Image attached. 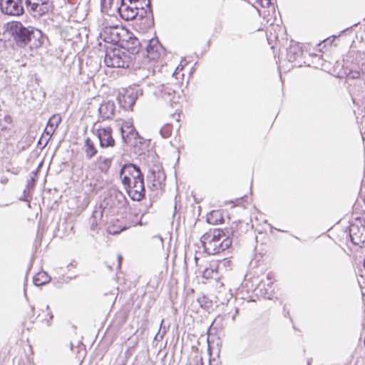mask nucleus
<instances>
[{"label": "nucleus", "mask_w": 365, "mask_h": 365, "mask_svg": "<svg viewBox=\"0 0 365 365\" xmlns=\"http://www.w3.org/2000/svg\"><path fill=\"white\" fill-rule=\"evenodd\" d=\"M133 44H135V43H136L138 46H141V44L139 43L138 40V39H136V38H135V39L133 40Z\"/></svg>", "instance_id": "a19ab883"}, {"label": "nucleus", "mask_w": 365, "mask_h": 365, "mask_svg": "<svg viewBox=\"0 0 365 365\" xmlns=\"http://www.w3.org/2000/svg\"><path fill=\"white\" fill-rule=\"evenodd\" d=\"M112 1H113V0H101V4H104V5H106L107 4H108L109 5H110Z\"/></svg>", "instance_id": "c9c22d12"}, {"label": "nucleus", "mask_w": 365, "mask_h": 365, "mask_svg": "<svg viewBox=\"0 0 365 365\" xmlns=\"http://www.w3.org/2000/svg\"><path fill=\"white\" fill-rule=\"evenodd\" d=\"M96 135L101 148H113L115 145V140L112 135V129L110 127L100 128L97 129Z\"/></svg>", "instance_id": "f8f14e48"}, {"label": "nucleus", "mask_w": 365, "mask_h": 365, "mask_svg": "<svg viewBox=\"0 0 365 365\" xmlns=\"http://www.w3.org/2000/svg\"><path fill=\"white\" fill-rule=\"evenodd\" d=\"M25 4L34 16H43L52 8V4L49 0H25Z\"/></svg>", "instance_id": "39448f33"}, {"label": "nucleus", "mask_w": 365, "mask_h": 365, "mask_svg": "<svg viewBox=\"0 0 365 365\" xmlns=\"http://www.w3.org/2000/svg\"><path fill=\"white\" fill-rule=\"evenodd\" d=\"M148 179L153 181V187L158 188L165 180V175L160 169H158V170H153L150 171V174L148 175Z\"/></svg>", "instance_id": "a211bd4d"}, {"label": "nucleus", "mask_w": 365, "mask_h": 365, "mask_svg": "<svg viewBox=\"0 0 365 365\" xmlns=\"http://www.w3.org/2000/svg\"><path fill=\"white\" fill-rule=\"evenodd\" d=\"M154 94L169 103L172 107H175L178 103L179 96L175 91L168 85H159L154 91Z\"/></svg>", "instance_id": "423d86ee"}, {"label": "nucleus", "mask_w": 365, "mask_h": 365, "mask_svg": "<svg viewBox=\"0 0 365 365\" xmlns=\"http://www.w3.org/2000/svg\"><path fill=\"white\" fill-rule=\"evenodd\" d=\"M109 232H110V233H112V234H116V233H118V232H117V231H113V232H112L110 230H109Z\"/></svg>", "instance_id": "79ce46f5"}, {"label": "nucleus", "mask_w": 365, "mask_h": 365, "mask_svg": "<svg viewBox=\"0 0 365 365\" xmlns=\"http://www.w3.org/2000/svg\"><path fill=\"white\" fill-rule=\"evenodd\" d=\"M56 129L48 126V125H46V128L45 129V133L48 135H51L54 132H55Z\"/></svg>", "instance_id": "473e14b6"}, {"label": "nucleus", "mask_w": 365, "mask_h": 365, "mask_svg": "<svg viewBox=\"0 0 365 365\" xmlns=\"http://www.w3.org/2000/svg\"><path fill=\"white\" fill-rule=\"evenodd\" d=\"M128 59L125 52L118 48H114L106 51L104 62L108 67L125 68L128 66Z\"/></svg>", "instance_id": "7ed1b4c3"}, {"label": "nucleus", "mask_w": 365, "mask_h": 365, "mask_svg": "<svg viewBox=\"0 0 365 365\" xmlns=\"http://www.w3.org/2000/svg\"><path fill=\"white\" fill-rule=\"evenodd\" d=\"M215 271L213 269L206 268L202 273V276L206 279H209L213 277Z\"/></svg>", "instance_id": "bb28decb"}, {"label": "nucleus", "mask_w": 365, "mask_h": 365, "mask_svg": "<svg viewBox=\"0 0 365 365\" xmlns=\"http://www.w3.org/2000/svg\"><path fill=\"white\" fill-rule=\"evenodd\" d=\"M139 51H140L139 47H137V46H135L133 48L132 53H138V52H139Z\"/></svg>", "instance_id": "58836bf2"}, {"label": "nucleus", "mask_w": 365, "mask_h": 365, "mask_svg": "<svg viewBox=\"0 0 365 365\" xmlns=\"http://www.w3.org/2000/svg\"><path fill=\"white\" fill-rule=\"evenodd\" d=\"M115 195L119 202H121V201H123L125 200L124 195L121 192H119V191L115 192Z\"/></svg>", "instance_id": "7c9ffc66"}, {"label": "nucleus", "mask_w": 365, "mask_h": 365, "mask_svg": "<svg viewBox=\"0 0 365 365\" xmlns=\"http://www.w3.org/2000/svg\"><path fill=\"white\" fill-rule=\"evenodd\" d=\"M134 4V3L128 1V0H121V4L118 9V12L123 19L131 21L138 16L139 11H138V7Z\"/></svg>", "instance_id": "9b49d317"}, {"label": "nucleus", "mask_w": 365, "mask_h": 365, "mask_svg": "<svg viewBox=\"0 0 365 365\" xmlns=\"http://www.w3.org/2000/svg\"><path fill=\"white\" fill-rule=\"evenodd\" d=\"M7 31L19 47L29 45L31 48H38L43 43L41 31L34 27H26L20 21H12L7 25Z\"/></svg>", "instance_id": "f03ea898"}, {"label": "nucleus", "mask_w": 365, "mask_h": 365, "mask_svg": "<svg viewBox=\"0 0 365 365\" xmlns=\"http://www.w3.org/2000/svg\"><path fill=\"white\" fill-rule=\"evenodd\" d=\"M129 197L135 201L141 200L145 195L143 175L136 181L133 182L131 186L125 188Z\"/></svg>", "instance_id": "9d476101"}, {"label": "nucleus", "mask_w": 365, "mask_h": 365, "mask_svg": "<svg viewBox=\"0 0 365 365\" xmlns=\"http://www.w3.org/2000/svg\"><path fill=\"white\" fill-rule=\"evenodd\" d=\"M50 319H53V314H50Z\"/></svg>", "instance_id": "37998d69"}, {"label": "nucleus", "mask_w": 365, "mask_h": 365, "mask_svg": "<svg viewBox=\"0 0 365 365\" xmlns=\"http://www.w3.org/2000/svg\"><path fill=\"white\" fill-rule=\"evenodd\" d=\"M259 3L262 7H269L271 4V0H259Z\"/></svg>", "instance_id": "2f4dec72"}, {"label": "nucleus", "mask_w": 365, "mask_h": 365, "mask_svg": "<svg viewBox=\"0 0 365 365\" xmlns=\"http://www.w3.org/2000/svg\"><path fill=\"white\" fill-rule=\"evenodd\" d=\"M118 268L120 269L121 267V261H122V257L120 255H118Z\"/></svg>", "instance_id": "e433bc0d"}, {"label": "nucleus", "mask_w": 365, "mask_h": 365, "mask_svg": "<svg viewBox=\"0 0 365 365\" xmlns=\"http://www.w3.org/2000/svg\"><path fill=\"white\" fill-rule=\"evenodd\" d=\"M103 210L102 205L96 207L89 220L91 230L96 231L103 220Z\"/></svg>", "instance_id": "f3484780"}, {"label": "nucleus", "mask_w": 365, "mask_h": 365, "mask_svg": "<svg viewBox=\"0 0 365 365\" xmlns=\"http://www.w3.org/2000/svg\"><path fill=\"white\" fill-rule=\"evenodd\" d=\"M143 175L140 168L132 163L125 164L121 168L119 173L120 178L125 189L131 186L133 182L136 181Z\"/></svg>", "instance_id": "20e7f679"}, {"label": "nucleus", "mask_w": 365, "mask_h": 365, "mask_svg": "<svg viewBox=\"0 0 365 365\" xmlns=\"http://www.w3.org/2000/svg\"><path fill=\"white\" fill-rule=\"evenodd\" d=\"M150 15L151 17L153 16V11L151 9V5L149 7H144L143 9L139 10V16L141 19L148 17Z\"/></svg>", "instance_id": "393cba45"}, {"label": "nucleus", "mask_w": 365, "mask_h": 365, "mask_svg": "<svg viewBox=\"0 0 365 365\" xmlns=\"http://www.w3.org/2000/svg\"><path fill=\"white\" fill-rule=\"evenodd\" d=\"M238 312H239V309H238V308H236V309H235V314H234V315H233V316H232V321H235V317H236V316L238 314Z\"/></svg>", "instance_id": "4c0bfd02"}, {"label": "nucleus", "mask_w": 365, "mask_h": 365, "mask_svg": "<svg viewBox=\"0 0 365 365\" xmlns=\"http://www.w3.org/2000/svg\"><path fill=\"white\" fill-rule=\"evenodd\" d=\"M124 31L118 26L105 27L101 33V38L107 43L117 44L122 40Z\"/></svg>", "instance_id": "1a4fd4ad"}, {"label": "nucleus", "mask_w": 365, "mask_h": 365, "mask_svg": "<svg viewBox=\"0 0 365 365\" xmlns=\"http://www.w3.org/2000/svg\"><path fill=\"white\" fill-rule=\"evenodd\" d=\"M112 158L99 157L96 160V165L98 170L107 174L111 166Z\"/></svg>", "instance_id": "aec40b11"}, {"label": "nucleus", "mask_w": 365, "mask_h": 365, "mask_svg": "<svg viewBox=\"0 0 365 365\" xmlns=\"http://www.w3.org/2000/svg\"><path fill=\"white\" fill-rule=\"evenodd\" d=\"M145 43V51L150 60H158L164 53V49L157 38H152Z\"/></svg>", "instance_id": "ddd939ff"}, {"label": "nucleus", "mask_w": 365, "mask_h": 365, "mask_svg": "<svg viewBox=\"0 0 365 365\" xmlns=\"http://www.w3.org/2000/svg\"><path fill=\"white\" fill-rule=\"evenodd\" d=\"M160 133L163 138H167L170 136L172 133L171 124L167 123L160 130Z\"/></svg>", "instance_id": "b1692460"}, {"label": "nucleus", "mask_w": 365, "mask_h": 365, "mask_svg": "<svg viewBox=\"0 0 365 365\" xmlns=\"http://www.w3.org/2000/svg\"><path fill=\"white\" fill-rule=\"evenodd\" d=\"M132 3H134L135 4H140L141 6L145 7H149L151 5L150 0H133L132 1Z\"/></svg>", "instance_id": "cd10ccee"}, {"label": "nucleus", "mask_w": 365, "mask_h": 365, "mask_svg": "<svg viewBox=\"0 0 365 365\" xmlns=\"http://www.w3.org/2000/svg\"><path fill=\"white\" fill-rule=\"evenodd\" d=\"M349 236L353 244L360 247L365 245V227L351 225L349 227Z\"/></svg>", "instance_id": "2eb2a0df"}, {"label": "nucleus", "mask_w": 365, "mask_h": 365, "mask_svg": "<svg viewBox=\"0 0 365 365\" xmlns=\"http://www.w3.org/2000/svg\"><path fill=\"white\" fill-rule=\"evenodd\" d=\"M121 136L123 141L131 146H135L139 137L138 132L135 128L129 125L128 123H125L120 128Z\"/></svg>", "instance_id": "4468645a"}, {"label": "nucleus", "mask_w": 365, "mask_h": 365, "mask_svg": "<svg viewBox=\"0 0 365 365\" xmlns=\"http://www.w3.org/2000/svg\"><path fill=\"white\" fill-rule=\"evenodd\" d=\"M140 95H142V91L140 89L127 90L118 97V103L123 109L131 110Z\"/></svg>", "instance_id": "0eeeda50"}, {"label": "nucleus", "mask_w": 365, "mask_h": 365, "mask_svg": "<svg viewBox=\"0 0 365 365\" xmlns=\"http://www.w3.org/2000/svg\"><path fill=\"white\" fill-rule=\"evenodd\" d=\"M346 77L349 79H358L361 77V72L358 70H350L346 73Z\"/></svg>", "instance_id": "a878e982"}, {"label": "nucleus", "mask_w": 365, "mask_h": 365, "mask_svg": "<svg viewBox=\"0 0 365 365\" xmlns=\"http://www.w3.org/2000/svg\"><path fill=\"white\" fill-rule=\"evenodd\" d=\"M222 221L223 217L220 210H212L207 216V222L209 224L217 225Z\"/></svg>", "instance_id": "412c9836"}, {"label": "nucleus", "mask_w": 365, "mask_h": 365, "mask_svg": "<svg viewBox=\"0 0 365 365\" xmlns=\"http://www.w3.org/2000/svg\"><path fill=\"white\" fill-rule=\"evenodd\" d=\"M61 121V118L59 115H53L48 120L47 125L54 129H56Z\"/></svg>", "instance_id": "5701e85b"}, {"label": "nucleus", "mask_w": 365, "mask_h": 365, "mask_svg": "<svg viewBox=\"0 0 365 365\" xmlns=\"http://www.w3.org/2000/svg\"><path fill=\"white\" fill-rule=\"evenodd\" d=\"M23 0H1V11L7 15L19 16L24 12Z\"/></svg>", "instance_id": "6e6552de"}, {"label": "nucleus", "mask_w": 365, "mask_h": 365, "mask_svg": "<svg viewBox=\"0 0 365 365\" xmlns=\"http://www.w3.org/2000/svg\"><path fill=\"white\" fill-rule=\"evenodd\" d=\"M83 150L87 159H91L97 153V148H96L94 143L90 139L86 138L85 140Z\"/></svg>", "instance_id": "6ab92c4d"}, {"label": "nucleus", "mask_w": 365, "mask_h": 365, "mask_svg": "<svg viewBox=\"0 0 365 365\" xmlns=\"http://www.w3.org/2000/svg\"><path fill=\"white\" fill-rule=\"evenodd\" d=\"M115 103L110 101L103 103L98 108L99 115L103 120L113 118L115 115Z\"/></svg>", "instance_id": "dca6fc26"}, {"label": "nucleus", "mask_w": 365, "mask_h": 365, "mask_svg": "<svg viewBox=\"0 0 365 365\" xmlns=\"http://www.w3.org/2000/svg\"><path fill=\"white\" fill-rule=\"evenodd\" d=\"M51 279V277L46 272H40L34 277V284L36 286H41L46 284Z\"/></svg>", "instance_id": "4be33fe9"}, {"label": "nucleus", "mask_w": 365, "mask_h": 365, "mask_svg": "<svg viewBox=\"0 0 365 365\" xmlns=\"http://www.w3.org/2000/svg\"><path fill=\"white\" fill-rule=\"evenodd\" d=\"M239 223L234 222L227 229V235L222 230L213 229L205 233L200 238L205 252L215 255L228 249L232 245V239H237L240 235L238 231Z\"/></svg>", "instance_id": "f257e3e1"}, {"label": "nucleus", "mask_w": 365, "mask_h": 365, "mask_svg": "<svg viewBox=\"0 0 365 365\" xmlns=\"http://www.w3.org/2000/svg\"><path fill=\"white\" fill-rule=\"evenodd\" d=\"M150 71H148V69L145 68H139V70L138 71V75H140V76H145L146 78L148 77V75L150 73Z\"/></svg>", "instance_id": "c85d7f7f"}, {"label": "nucleus", "mask_w": 365, "mask_h": 365, "mask_svg": "<svg viewBox=\"0 0 365 365\" xmlns=\"http://www.w3.org/2000/svg\"><path fill=\"white\" fill-rule=\"evenodd\" d=\"M9 125L10 124H6L5 123L2 122L1 119H0V135H1L2 132L8 129Z\"/></svg>", "instance_id": "c756f323"}, {"label": "nucleus", "mask_w": 365, "mask_h": 365, "mask_svg": "<svg viewBox=\"0 0 365 365\" xmlns=\"http://www.w3.org/2000/svg\"><path fill=\"white\" fill-rule=\"evenodd\" d=\"M136 7H138V11H139V10L143 9L145 6H141V4H135Z\"/></svg>", "instance_id": "ea45409f"}, {"label": "nucleus", "mask_w": 365, "mask_h": 365, "mask_svg": "<svg viewBox=\"0 0 365 365\" xmlns=\"http://www.w3.org/2000/svg\"><path fill=\"white\" fill-rule=\"evenodd\" d=\"M163 322H164V321H163V320H162V322H161V325H160V329H159L158 333V334H157V335L155 336V339H158V337H160V339H162L163 338V336H164V334H165V330H164V331H163V333H162V334L160 333L161 329H162V324L163 323Z\"/></svg>", "instance_id": "72a5a7b5"}, {"label": "nucleus", "mask_w": 365, "mask_h": 365, "mask_svg": "<svg viewBox=\"0 0 365 365\" xmlns=\"http://www.w3.org/2000/svg\"><path fill=\"white\" fill-rule=\"evenodd\" d=\"M2 122L5 123L6 124H11L12 122V118L10 115H5L4 117V119H1Z\"/></svg>", "instance_id": "f704fd0d"}]
</instances>
